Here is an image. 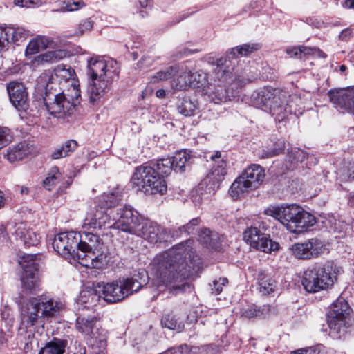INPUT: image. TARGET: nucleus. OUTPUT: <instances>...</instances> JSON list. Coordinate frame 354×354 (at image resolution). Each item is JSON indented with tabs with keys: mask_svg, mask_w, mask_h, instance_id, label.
Returning a JSON list of instances; mask_svg holds the SVG:
<instances>
[{
	"mask_svg": "<svg viewBox=\"0 0 354 354\" xmlns=\"http://www.w3.org/2000/svg\"><path fill=\"white\" fill-rule=\"evenodd\" d=\"M35 152V147L30 142L24 140L7 149L6 156L10 162H15L27 158Z\"/></svg>",
	"mask_w": 354,
	"mask_h": 354,
	"instance_id": "obj_21",
	"label": "nucleus"
},
{
	"mask_svg": "<svg viewBox=\"0 0 354 354\" xmlns=\"http://www.w3.org/2000/svg\"><path fill=\"white\" fill-rule=\"evenodd\" d=\"M228 283L227 278H219L218 280H214L211 285L212 293L218 295L222 292L223 286Z\"/></svg>",
	"mask_w": 354,
	"mask_h": 354,
	"instance_id": "obj_52",
	"label": "nucleus"
},
{
	"mask_svg": "<svg viewBox=\"0 0 354 354\" xmlns=\"http://www.w3.org/2000/svg\"><path fill=\"white\" fill-rule=\"evenodd\" d=\"M36 258V254H25L19 261L24 270L21 277L22 288L30 292L36 291L39 286V265Z\"/></svg>",
	"mask_w": 354,
	"mask_h": 354,
	"instance_id": "obj_13",
	"label": "nucleus"
},
{
	"mask_svg": "<svg viewBox=\"0 0 354 354\" xmlns=\"http://www.w3.org/2000/svg\"><path fill=\"white\" fill-rule=\"evenodd\" d=\"M11 139L10 130L8 128L0 127V149L6 146Z\"/></svg>",
	"mask_w": 354,
	"mask_h": 354,
	"instance_id": "obj_53",
	"label": "nucleus"
},
{
	"mask_svg": "<svg viewBox=\"0 0 354 354\" xmlns=\"http://www.w3.org/2000/svg\"><path fill=\"white\" fill-rule=\"evenodd\" d=\"M261 48V45L258 43H248L245 44V56L248 53H251L258 50Z\"/></svg>",
	"mask_w": 354,
	"mask_h": 354,
	"instance_id": "obj_57",
	"label": "nucleus"
},
{
	"mask_svg": "<svg viewBox=\"0 0 354 354\" xmlns=\"http://www.w3.org/2000/svg\"><path fill=\"white\" fill-rule=\"evenodd\" d=\"M194 241L187 239L172 248L158 254L151 261V274L156 280L159 291L177 295L191 290L190 284L185 281L193 271L198 270L202 263L199 257L193 252Z\"/></svg>",
	"mask_w": 354,
	"mask_h": 354,
	"instance_id": "obj_1",
	"label": "nucleus"
},
{
	"mask_svg": "<svg viewBox=\"0 0 354 354\" xmlns=\"http://www.w3.org/2000/svg\"><path fill=\"white\" fill-rule=\"evenodd\" d=\"M53 79V75L46 73L40 75L37 79V87L44 90L43 100L49 114L64 118L72 114L80 103V90L77 86L72 85L66 92H60L58 84Z\"/></svg>",
	"mask_w": 354,
	"mask_h": 354,
	"instance_id": "obj_4",
	"label": "nucleus"
},
{
	"mask_svg": "<svg viewBox=\"0 0 354 354\" xmlns=\"http://www.w3.org/2000/svg\"><path fill=\"white\" fill-rule=\"evenodd\" d=\"M291 354H319L315 349L308 348L307 349H298L291 352Z\"/></svg>",
	"mask_w": 354,
	"mask_h": 354,
	"instance_id": "obj_59",
	"label": "nucleus"
},
{
	"mask_svg": "<svg viewBox=\"0 0 354 354\" xmlns=\"http://www.w3.org/2000/svg\"><path fill=\"white\" fill-rule=\"evenodd\" d=\"M121 200L118 190L102 194L95 209L87 214L82 227L93 230L113 228L136 235L144 217L132 206L120 205Z\"/></svg>",
	"mask_w": 354,
	"mask_h": 354,
	"instance_id": "obj_2",
	"label": "nucleus"
},
{
	"mask_svg": "<svg viewBox=\"0 0 354 354\" xmlns=\"http://www.w3.org/2000/svg\"><path fill=\"white\" fill-rule=\"evenodd\" d=\"M74 74V70L66 65H58L55 69V76L66 81L72 79Z\"/></svg>",
	"mask_w": 354,
	"mask_h": 354,
	"instance_id": "obj_46",
	"label": "nucleus"
},
{
	"mask_svg": "<svg viewBox=\"0 0 354 354\" xmlns=\"http://www.w3.org/2000/svg\"><path fill=\"white\" fill-rule=\"evenodd\" d=\"M256 242L261 245V243H263V245L266 246L270 249V252L277 251L279 249V244L277 242L273 241L268 236L262 233V236H261L260 239H257Z\"/></svg>",
	"mask_w": 354,
	"mask_h": 354,
	"instance_id": "obj_50",
	"label": "nucleus"
},
{
	"mask_svg": "<svg viewBox=\"0 0 354 354\" xmlns=\"http://www.w3.org/2000/svg\"><path fill=\"white\" fill-rule=\"evenodd\" d=\"M106 257L103 254L102 248L97 252L78 254L77 260L82 266L92 268H101L104 265Z\"/></svg>",
	"mask_w": 354,
	"mask_h": 354,
	"instance_id": "obj_26",
	"label": "nucleus"
},
{
	"mask_svg": "<svg viewBox=\"0 0 354 354\" xmlns=\"http://www.w3.org/2000/svg\"><path fill=\"white\" fill-rule=\"evenodd\" d=\"M66 51L63 50H56L48 51L40 55L41 59L44 62L53 63L59 61L66 57Z\"/></svg>",
	"mask_w": 354,
	"mask_h": 354,
	"instance_id": "obj_45",
	"label": "nucleus"
},
{
	"mask_svg": "<svg viewBox=\"0 0 354 354\" xmlns=\"http://www.w3.org/2000/svg\"><path fill=\"white\" fill-rule=\"evenodd\" d=\"M288 92L267 86L254 91L250 96V104L259 109L268 111L279 122L286 118V108L283 100Z\"/></svg>",
	"mask_w": 354,
	"mask_h": 354,
	"instance_id": "obj_7",
	"label": "nucleus"
},
{
	"mask_svg": "<svg viewBox=\"0 0 354 354\" xmlns=\"http://www.w3.org/2000/svg\"><path fill=\"white\" fill-rule=\"evenodd\" d=\"M119 73L120 67L116 60L100 56L90 58L86 73L90 78L88 91L91 102L95 103L109 90Z\"/></svg>",
	"mask_w": 354,
	"mask_h": 354,
	"instance_id": "obj_5",
	"label": "nucleus"
},
{
	"mask_svg": "<svg viewBox=\"0 0 354 354\" xmlns=\"http://www.w3.org/2000/svg\"><path fill=\"white\" fill-rule=\"evenodd\" d=\"M77 250L80 254L97 252L103 247L99 236L92 232H77Z\"/></svg>",
	"mask_w": 354,
	"mask_h": 354,
	"instance_id": "obj_20",
	"label": "nucleus"
},
{
	"mask_svg": "<svg viewBox=\"0 0 354 354\" xmlns=\"http://www.w3.org/2000/svg\"><path fill=\"white\" fill-rule=\"evenodd\" d=\"M207 75L202 70L191 72V85L192 86L201 88L205 86L207 84Z\"/></svg>",
	"mask_w": 354,
	"mask_h": 354,
	"instance_id": "obj_43",
	"label": "nucleus"
},
{
	"mask_svg": "<svg viewBox=\"0 0 354 354\" xmlns=\"http://www.w3.org/2000/svg\"><path fill=\"white\" fill-rule=\"evenodd\" d=\"M93 27V21L88 19H86L84 20L80 26V31L82 32H84L86 30H89L92 28Z\"/></svg>",
	"mask_w": 354,
	"mask_h": 354,
	"instance_id": "obj_60",
	"label": "nucleus"
},
{
	"mask_svg": "<svg viewBox=\"0 0 354 354\" xmlns=\"http://www.w3.org/2000/svg\"><path fill=\"white\" fill-rule=\"evenodd\" d=\"M78 147V143L75 140H68L55 148L51 153L53 160H57L70 156Z\"/></svg>",
	"mask_w": 354,
	"mask_h": 354,
	"instance_id": "obj_30",
	"label": "nucleus"
},
{
	"mask_svg": "<svg viewBox=\"0 0 354 354\" xmlns=\"http://www.w3.org/2000/svg\"><path fill=\"white\" fill-rule=\"evenodd\" d=\"M350 311L348 304L343 297L337 298L333 303L327 313V323L330 333L334 337H340L353 325Z\"/></svg>",
	"mask_w": 354,
	"mask_h": 354,
	"instance_id": "obj_10",
	"label": "nucleus"
},
{
	"mask_svg": "<svg viewBox=\"0 0 354 354\" xmlns=\"http://www.w3.org/2000/svg\"><path fill=\"white\" fill-rule=\"evenodd\" d=\"M39 303L36 297L24 299L19 304L20 324L19 330L32 332V328L42 317Z\"/></svg>",
	"mask_w": 354,
	"mask_h": 354,
	"instance_id": "obj_14",
	"label": "nucleus"
},
{
	"mask_svg": "<svg viewBox=\"0 0 354 354\" xmlns=\"http://www.w3.org/2000/svg\"><path fill=\"white\" fill-rule=\"evenodd\" d=\"M301 56L302 58L308 57L310 55H315L319 57L325 58L326 55L324 52L316 47H308L305 46H300Z\"/></svg>",
	"mask_w": 354,
	"mask_h": 354,
	"instance_id": "obj_49",
	"label": "nucleus"
},
{
	"mask_svg": "<svg viewBox=\"0 0 354 354\" xmlns=\"http://www.w3.org/2000/svg\"><path fill=\"white\" fill-rule=\"evenodd\" d=\"M199 241L206 248L218 250L221 246L218 234L207 228H203L198 234Z\"/></svg>",
	"mask_w": 354,
	"mask_h": 354,
	"instance_id": "obj_27",
	"label": "nucleus"
},
{
	"mask_svg": "<svg viewBox=\"0 0 354 354\" xmlns=\"http://www.w3.org/2000/svg\"><path fill=\"white\" fill-rule=\"evenodd\" d=\"M292 254L298 259H311L306 242L297 243L292 245Z\"/></svg>",
	"mask_w": 354,
	"mask_h": 354,
	"instance_id": "obj_42",
	"label": "nucleus"
},
{
	"mask_svg": "<svg viewBox=\"0 0 354 354\" xmlns=\"http://www.w3.org/2000/svg\"><path fill=\"white\" fill-rule=\"evenodd\" d=\"M50 42V41L48 38L44 36H37L32 39L27 45L26 54L27 55L36 54L40 50L46 49Z\"/></svg>",
	"mask_w": 354,
	"mask_h": 354,
	"instance_id": "obj_33",
	"label": "nucleus"
},
{
	"mask_svg": "<svg viewBox=\"0 0 354 354\" xmlns=\"http://www.w3.org/2000/svg\"><path fill=\"white\" fill-rule=\"evenodd\" d=\"M229 194L233 200L241 198L243 196V176L241 174L232 184Z\"/></svg>",
	"mask_w": 354,
	"mask_h": 354,
	"instance_id": "obj_40",
	"label": "nucleus"
},
{
	"mask_svg": "<svg viewBox=\"0 0 354 354\" xmlns=\"http://www.w3.org/2000/svg\"><path fill=\"white\" fill-rule=\"evenodd\" d=\"M243 53V45H240L236 47L231 48L227 53V58L230 62L241 58Z\"/></svg>",
	"mask_w": 354,
	"mask_h": 354,
	"instance_id": "obj_54",
	"label": "nucleus"
},
{
	"mask_svg": "<svg viewBox=\"0 0 354 354\" xmlns=\"http://www.w3.org/2000/svg\"><path fill=\"white\" fill-rule=\"evenodd\" d=\"M61 177L62 174L59 168L57 167H53L43 181L44 187L48 190H51L52 187L60 181Z\"/></svg>",
	"mask_w": 354,
	"mask_h": 354,
	"instance_id": "obj_41",
	"label": "nucleus"
},
{
	"mask_svg": "<svg viewBox=\"0 0 354 354\" xmlns=\"http://www.w3.org/2000/svg\"><path fill=\"white\" fill-rule=\"evenodd\" d=\"M136 236L143 238L150 243L166 242L170 240L171 233L165 227L151 220L143 219Z\"/></svg>",
	"mask_w": 354,
	"mask_h": 354,
	"instance_id": "obj_15",
	"label": "nucleus"
},
{
	"mask_svg": "<svg viewBox=\"0 0 354 354\" xmlns=\"http://www.w3.org/2000/svg\"><path fill=\"white\" fill-rule=\"evenodd\" d=\"M98 293H100L99 290L86 288L80 292L77 302V304L84 305L83 308H88L95 305L100 297H102Z\"/></svg>",
	"mask_w": 354,
	"mask_h": 354,
	"instance_id": "obj_29",
	"label": "nucleus"
},
{
	"mask_svg": "<svg viewBox=\"0 0 354 354\" xmlns=\"http://www.w3.org/2000/svg\"><path fill=\"white\" fill-rule=\"evenodd\" d=\"M330 102L341 112L354 115V86L331 89L328 92Z\"/></svg>",
	"mask_w": 354,
	"mask_h": 354,
	"instance_id": "obj_17",
	"label": "nucleus"
},
{
	"mask_svg": "<svg viewBox=\"0 0 354 354\" xmlns=\"http://www.w3.org/2000/svg\"><path fill=\"white\" fill-rule=\"evenodd\" d=\"M268 311V308L266 306L263 308H258L257 306L252 304L248 306L247 309L245 310V317L248 318H254V317H261L265 316Z\"/></svg>",
	"mask_w": 354,
	"mask_h": 354,
	"instance_id": "obj_47",
	"label": "nucleus"
},
{
	"mask_svg": "<svg viewBox=\"0 0 354 354\" xmlns=\"http://www.w3.org/2000/svg\"><path fill=\"white\" fill-rule=\"evenodd\" d=\"M198 109V103L196 100H192L189 97H183L179 100L178 110L185 116H191L195 113Z\"/></svg>",
	"mask_w": 354,
	"mask_h": 354,
	"instance_id": "obj_37",
	"label": "nucleus"
},
{
	"mask_svg": "<svg viewBox=\"0 0 354 354\" xmlns=\"http://www.w3.org/2000/svg\"><path fill=\"white\" fill-rule=\"evenodd\" d=\"M161 324L165 328L177 332H181L185 326L183 321L173 313L164 315L161 319Z\"/></svg>",
	"mask_w": 354,
	"mask_h": 354,
	"instance_id": "obj_35",
	"label": "nucleus"
},
{
	"mask_svg": "<svg viewBox=\"0 0 354 354\" xmlns=\"http://www.w3.org/2000/svg\"><path fill=\"white\" fill-rule=\"evenodd\" d=\"M53 249L64 257L77 259V232H64L57 234L53 241Z\"/></svg>",
	"mask_w": 354,
	"mask_h": 354,
	"instance_id": "obj_16",
	"label": "nucleus"
},
{
	"mask_svg": "<svg viewBox=\"0 0 354 354\" xmlns=\"http://www.w3.org/2000/svg\"><path fill=\"white\" fill-rule=\"evenodd\" d=\"M96 322L95 317H78L76 319V328L87 337L89 345L102 350L106 346L105 332L96 326Z\"/></svg>",
	"mask_w": 354,
	"mask_h": 354,
	"instance_id": "obj_12",
	"label": "nucleus"
},
{
	"mask_svg": "<svg viewBox=\"0 0 354 354\" xmlns=\"http://www.w3.org/2000/svg\"><path fill=\"white\" fill-rule=\"evenodd\" d=\"M66 346V340L54 338L41 349L39 354H64Z\"/></svg>",
	"mask_w": 354,
	"mask_h": 354,
	"instance_id": "obj_32",
	"label": "nucleus"
},
{
	"mask_svg": "<svg viewBox=\"0 0 354 354\" xmlns=\"http://www.w3.org/2000/svg\"><path fill=\"white\" fill-rule=\"evenodd\" d=\"M335 279L330 266L316 264L304 272L302 285L307 292L315 293L330 288Z\"/></svg>",
	"mask_w": 354,
	"mask_h": 354,
	"instance_id": "obj_9",
	"label": "nucleus"
},
{
	"mask_svg": "<svg viewBox=\"0 0 354 354\" xmlns=\"http://www.w3.org/2000/svg\"><path fill=\"white\" fill-rule=\"evenodd\" d=\"M262 236V232L257 227H250L247 230H245V241L250 245V246L257 250H259L263 252H270V249L263 245L261 243L259 245L256 242L257 239H260Z\"/></svg>",
	"mask_w": 354,
	"mask_h": 354,
	"instance_id": "obj_28",
	"label": "nucleus"
},
{
	"mask_svg": "<svg viewBox=\"0 0 354 354\" xmlns=\"http://www.w3.org/2000/svg\"><path fill=\"white\" fill-rule=\"evenodd\" d=\"M215 97H212V101H213L215 104H218L223 101L224 98L223 93L219 92V90H217L216 93H214Z\"/></svg>",
	"mask_w": 354,
	"mask_h": 354,
	"instance_id": "obj_62",
	"label": "nucleus"
},
{
	"mask_svg": "<svg viewBox=\"0 0 354 354\" xmlns=\"http://www.w3.org/2000/svg\"><path fill=\"white\" fill-rule=\"evenodd\" d=\"M215 78L218 80V86L221 88L222 84L229 82L232 80V72L230 70H226L222 67L216 68L214 69Z\"/></svg>",
	"mask_w": 354,
	"mask_h": 354,
	"instance_id": "obj_44",
	"label": "nucleus"
},
{
	"mask_svg": "<svg viewBox=\"0 0 354 354\" xmlns=\"http://www.w3.org/2000/svg\"><path fill=\"white\" fill-rule=\"evenodd\" d=\"M15 224L13 223H9L6 226L1 225L0 227V243H6L8 241V234L10 233L14 234Z\"/></svg>",
	"mask_w": 354,
	"mask_h": 354,
	"instance_id": "obj_51",
	"label": "nucleus"
},
{
	"mask_svg": "<svg viewBox=\"0 0 354 354\" xmlns=\"http://www.w3.org/2000/svg\"><path fill=\"white\" fill-rule=\"evenodd\" d=\"M306 242L310 259L318 257L326 250L325 242L317 237L309 239Z\"/></svg>",
	"mask_w": 354,
	"mask_h": 354,
	"instance_id": "obj_34",
	"label": "nucleus"
},
{
	"mask_svg": "<svg viewBox=\"0 0 354 354\" xmlns=\"http://www.w3.org/2000/svg\"><path fill=\"white\" fill-rule=\"evenodd\" d=\"M352 34V30L349 28H347L340 32L339 37L342 41H347L351 37Z\"/></svg>",
	"mask_w": 354,
	"mask_h": 354,
	"instance_id": "obj_58",
	"label": "nucleus"
},
{
	"mask_svg": "<svg viewBox=\"0 0 354 354\" xmlns=\"http://www.w3.org/2000/svg\"><path fill=\"white\" fill-rule=\"evenodd\" d=\"M201 220L199 218L192 219L188 223L180 226L177 228H173L170 230L171 239L177 238L183 234L189 235L194 232L195 228L199 225Z\"/></svg>",
	"mask_w": 354,
	"mask_h": 354,
	"instance_id": "obj_36",
	"label": "nucleus"
},
{
	"mask_svg": "<svg viewBox=\"0 0 354 354\" xmlns=\"http://www.w3.org/2000/svg\"><path fill=\"white\" fill-rule=\"evenodd\" d=\"M249 272L258 281L259 292L267 295L272 292L275 288V281L266 274L265 272L261 269H254L249 268Z\"/></svg>",
	"mask_w": 354,
	"mask_h": 354,
	"instance_id": "obj_25",
	"label": "nucleus"
},
{
	"mask_svg": "<svg viewBox=\"0 0 354 354\" xmlns=\"http://www.w3.org/2000/svg\"><path fill=\"white\" fill-rule=\"evenodd\" d=\"M0 43L8 44V37H7V29L0 27Z\"/></svg>",
	"mask_w": 354,
	"mask_h": 354,
	"instance_id": "obj_61",
	"label": "nucleus"
},
{
	"mask_svg": "<svg viewBox=\"0 0 354 354\" xmlns=\"http://www.w3.org/2000/svg\"><path fill=\"white\" fill-rule=\"evenodd\" d=\"M176 75H177L176 77L174 78L171 82V86L174 89L183 91L192 86L191 69L185 64L180 66H171L158 71L150 77V82L156 84L161 81H165Z\"/></svg>",
	"mask_w": 354,
	"mask_h": 354,
	"instance_id": "obj_11",
	"label": "nucleus"
},
{
	"mask_svg": "<svg viewBox=\"0 0 354 354\" xmlns=\"http://www.w3.org/2000/svg\"><path fill=\"white\" fill-rule=\"evenodd\" d=\"M286 52L290 57L302 59V56H301L300 46L288 48Z\"/></svg>",
	"mask_w": 354,
	"mask_h": 354,
	"instance_id": "obj_56",
	"label": "nucleus"
},
{
	"mask_svg": "<svg viewBox=\"0 0 354 354\" xmlns=\"http://www.w3.org/2000/svg\"><path fill=\"white\" fill-rule=\"evenodd\" d=\"M7 37H8V43L21 41L28 36V32L22 27H8Z\"/></svg>",
	"mask_w": 354,
	"mask_h": 354,
	"instance_id": "obj_39",
	"label": "nucleus"
},
{
	"mask_svg": "<svg viewBox=\"0 0 354 354\" xmlns=\"http://www.w3.org/2000/svg\"><path fill=\"white\" fill-rule=\"evenodd\" d=\"M140 275L139 273L131 277H123L118 281L99 285V292H102L103 299L108 303L121 301L142 287L145 280H142Z\"/></svg>",
	"mask_w": 354,
	"mask_h": 354,
	"instance_id": "obj_8",
	"label": "nucleus"
},
{
	"mask_svg": "<svg viewBox=\"0 0 354 354\" xmlns=\"http://www.w3.org/2000/svg\"><path fill=\"white\" fill-rule=\"evenodd\" d=\"M185 151H178L171 157L162 158L156 162L143 164L135 168L131 182L137 191L147 195L164 194L167 191L165 177L172 170L184 171L189 160Z\"/></svg>",
	"mask_w": 354,
	"mask_h": 354,
	"instance_id": "obj_3",
	"label": "nucleus"
},
{
	"mask_svg": "<svg viewBox=\"0 0 354 354\" xmlns=\"http://www.w3.org/2000/svg\"><path fill=\"white\" fill-rule=\"evenodd\" d=\"M288 160L291 163L296 165L298 162H301L307 158V154L303 150L294 148L291 151H288Z\"/></svg>",
	"mask_w": 354,
	"mask_h": 354,
	"instance_id": "obj_48",
	"label": "nucleus"
},
{
	"mask_svg": "<svg viewBox=\"0 0 354 354\" xmlns=\"http://www.w3.org/2000/svg\"><path fill=\"white\" fill-rule=\"evenodd\" d=\"M6 89L11 104L19 112L26 113L28 109V92L21 82H10L7 84Z\"/></svg>",
	"mask_w": 354,
	"mask_h": 354,
	"instance_id": "obj_19",
	"label": "nucleus"
},
{
	"mask_svg": "<svg viewBox=\"0 0 354 354\" xmlns=\"http://www.w3.org/2000/svg\"><path fill=\"white\" fill-rule=\"evenodd\" d=\"M226 166L227 162L225 160H221L218 163L214 164L212 169L199 183V189L205 187V191L209 193L218 189L227 174Z\"/></svg>",
	"mask_w": 354,
	"mask_h": 354,
	"instance_id": "obj_18",
	"label": "nucleus"
},
{
	"mask_svg": "<svg viewBox=\"0 0 354 354\" xmlns=\"http://www.w3.org/2000/svg\"><path fill=\"white\" fill-rule=\"evenodd\" d=\"M264 214L278 220L294 233H301L316 223L313 214L295 204L270 205L264 210Z\"/></svg>",
	"mask_w": 354,
	"mask_h": 354,
	"instance_id": "obj_6",
	"label": "nucleus"
},
{
	"mask_svg": "<svg viewBox=\"0 0 354 354\" xmlns=\"http://www.w3.org/2000/svg\"><path fill=\"white\" fill-rule=\"evenodd\" d=\"M36 299L39 303L42 317L56 316L65 307V304L60 299H54L45 295L36 297Z\"/></svg>",
	"mask_w": 354,
	"mask_h": 354,
	"instance_id": "obj_22",
	"label": "nucleus"
},
{
	"mask_svg": "<svg viewBox=\"0 0 354 354\" xmlns=\"http://www.w3.org/2000/svg\"><path fill=\"white\" fill-rule=\"evenodd\" d=\"M265 177L263 168L258 165H252L245 169V192L248 189H257Z\"/></svg>",
	"mask_w": 354,
	"mask_h": 354,
	"instance_id": "obj_24",
	"label": "nucleus"
},
{
	"mask_svg": "<svg viewBox=\"0 0 354 354\" xmlns=\"http://www.w3.org/2000/svg\"><path fill=\"white\" fill-rule=\"evenodd\" d=\"M14 228V234L17 239L22 241L26 246L29 247L38 244L40 239L39 234L30 228L26 223H15Z\"/></svg>",
	"mask_w": 354,
	"mask_h": 354,
	"instance_id": "obj_23",
	"label": "nucleus"
},
{
	"mask_svg": "<svg viewBox=\"0 0 354 354\" xmlns=\"http://www.w3.org/2000/svg\"><path fill=\"white\" fill-rule=\"evenodd\" d=\"M286 144L284 140H278L273 144V147L270 148L267 147L266 149L262 150L261 153L259 156L262 158H269L273 156H277L284 151Z\"/></svg>",
	"mask_w": 354,
	"mask_h": 354,
	"instance_id": "obj_38",
	"label": "nucleus"
},
{
	"mask_svg": "<svg viewBox=\"0 0 354 354\" xmlns=\"http://www.w3.org/2000/svg\"><path fill=\"white\" fill-rule=\"evenodd\" d=\"M32 3L30 0H15V4L20 7H29Z\"/></svg>",
	"mask_w": 354,
	"mask_h": 354,
	"instance_id": "obj_64",
	"label": "nucleus"
},
{
	"mask_svg": "<svg viewBox=\"0 0 354 354\" xmlns=\"http://www.w3.org/2000/svg\"><path fill=\"white\" fill-rule=\"evenodd\" d=\"M209 158L214 162V164L218 163V161H220L221 160H224L221 157V153L220 151H216L214 153L211 154Z\"/></svg>",
	"mask_w": 354,
	"mask_h": 354,
	"instance_id": "obj_63",
	"label": "nucleus"
},
{
	"mask_svg": "<svg viewBox=\"0 0 354 354\" xmlns=\"http://www.w3.org/2000/svg\"><path fill=\"white\" fill-rule=\"evenodd\" d=\"M84 6V3L82 1H74L73 2L68 1L66 6L64 7V10L66 11H75L78 10L80 8Z\"/></svg>",
	"mask_w": 354,
	"mask_h": 354,
	"instance_id": "obj_55",
	"label": "nucleus"
},
{
	"mask_svg": "<svg viewBox=\"0 0 354 354\" xmlns=\"http://www.w3.org/2000/svg\"><path fill=\"white\" fill-rule=\"evenodd\" d=\"M283 106L286 108V118L288 113H302L304 110V103L301 98L297 94L289 95L288 93L287 98L283 100Z\"/></svg>",
	"mask_w": 354,
	"mask_h": 354,
	"instance_id": "obj_31",
	"label": "nucleus"
}]
</instances>
